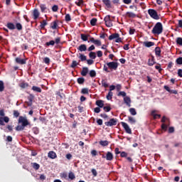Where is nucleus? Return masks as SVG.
Masks as SVG:
<instances>
[{
  "label": "nucleus",
  "instance_id": "50",
  "mask_svg": "<svg viewBox=\"0 0 182 182\" xmlns=\"http://www.w3.org/2000/svg\"><path fill=\"white\" fill-rule=\"evenodd\" d=\"M176 43H177V45H180V46H182V38L181 37H178L176 38Z\"/></svg>",
  "mask_w": 182,
  "mask_h": 182
},
{
  "label": "nucleus",
  "instance_id": "17",
  "mask_svg": "<svg viewBox=\"0 0 182 182\" xmlns=\"http://www.w3.org/2000/svg\"><path fill=\"white\" fill-rule=\"evenodd\" d=\"M102 2L109 9L112 8V1L110 0H102Z\"/></svg>",
  "mask_w": 182,
  "mask_h": 182
},
{
  "label": "nucleus",
  "instance_id": "29",
  "mask_svg": "<svg viewBox=\"0 0 182 182\" xmlns=\"http://www.w3.org/2000/svg\"><path fill=\"white\" fill-rule=\"evenodd\" d=\"M51 29H57L58 28V21H55L50 23Z\"/></svg>",
  "mask_w": 182,
  "mask_h": 182
},
{
  "label": "nucleus",
  "instance_id": "45",
  "mask_svg": "<svg viewBox=\"0 0 182 182\" xmlns=\"http://www.w3.org/2000/svg\"><path fill=\"white\" fill-rule=\"evenodd\" d=\"M81 93L82 95H89V89L88 88H82L81 90Z\"/></svg>",
  "mask_w": 182,
  "mask_h": 182
},
{
  "label": "nucleus",
  "instance_id": "24",
  "mask_svg": "<svg viewBox=\"0 0 182 182\" xmlns=\"http://www.w3.org/2000/svg\"><path fill=\"white\" fill-rule=\"evenodd\" d=\"M40 9L43 14L48 11V7H46V4H41Z\"/></svg>",
  "mask_w": 182,
  "mask_h": 182
},
{
  "label": "nucleus",
  "instance_id": "51",
  "mask_svg": "<svg viewBox=\"0 0 182 182\" xmlns=\"http://www.w3.org/2000/svg\"><path fill=\"white\" fill-rule=\"evenodd\" d=\"M168 126H170V124H161V129L162 130H164V132H167V127H168Z\"/></svg>",
  "mask_w": 182,
  "mask_h": 182
},
{
  "label": "nucleus",
  "instance_id": "19",
  "mask_svg": "<svg viewBox=\"0 0 182 182\" xmlns=\"http://www.w3.org/2000/svg\"><path fill=\"white\" fill-rule=\"evenodd\" d=\"M106 160H107L108 161H112V160H113V154H112V152H107Z\"/></svg>",
  "mask_w": 182,
  "mask_h": 182
},
{
  "label": "nucleus",
  "instance_id": "18",
  "mask_svg": "<svg viewBox=\"0 0 182 182\" xmlns=\"http://www.w3.org/2000/svg\"><path fill=\"white\" fill-rule=\"evenodd\" d=\"M119 36H120V34L117 33H112L109 36L108 39L109 41H113V39H116L117 38H119Z\"/></svg>",
  "mask_w": 182,
  "mask_h": 182
},
{
  "label": "nucleus",
  "instance_id": "59",
  "mask_svg": "<svg viewBox=\"0 0 182 182\" xmlns=\"http://www.w3.org/2000/svg\"><path fill=\"white\" fill-rule=\"evenodd\" d=\"M13 113H14V117H19L20 113L18 110H14Z\"/></svg>",
  "mask_w": 182,
  "mask_h": 182
},
{
  "label": "nucleus",
  "instance_id": "42",
  "mask_svg": "<svg viewBox=\"0 0 182 182\" xmlns=\"http://www.w3.org/2000/svg\"><path fill=\"white\" fill-rule=\"evenodd\" d=\"M5 90V85H4V81L0 80V92H4Z\"/></svg>",
  "mask_w": 182,
  "mask_h": 182
},
{
  "label": "nucleus",
  "instance_id": "20",
  "mask_svg": "<svg viewBox=\"0 0 182 182\" xmlns=\"http://www.w3.org/2000/svg\"><path fill=\"white\" fill-rule=\"evenodd\" d=\"M48 156L50 159H56L57 157L56 153L53 151H49Z\"/></svg>",
  "mask_w": 182,
  "mask_h": 182
},
{
  "label": "nucleus",
  "instance_id": "8",
  "mask_svg": "<svg viewBox=\"0 0 182 182\" xmlns=\"http://www.w3.org/2000/svg\"><path fill=\"white\" fill-rule=\"evenodd\" d=\"M121 124L122 127H124L126 133H127L128 134H132V129H130V127H129V124H127V123L122 122H121Z\"/></svg>",
  "mask_w": 182,
  "mask_h": 182
},
{
  "label": "nucleus",
  "instance_id": "39",
  "mask_svg": "<svg viewBox=\"0 0 182 182\" xmlns=\"http://www.w3.org/2000/svg\"><path fill=\"white\" fill-rule=\"evenodd\" d=\"M77 82L79 85H83V83H85V78L79 77V78H77Z\"/></svg>",
  "mask_w": 182,
  "mask_h": 182
},
{
  "label": "nucleus",
  "instance_id": "41",
  "mask_svg": "<svg viewBox=\"0 0 182 182\" xmlns=\"http://www.w3.org/2000/svg\"><path fill=\"white\" fill-rule=\"evenodd\" d=\"M103 110L106 112H110V110H112V107H110V105H109L108 106L103 107Z\"/></svg>",
  "mask_w": 182,
  "mask_h": 182
},
{
  "label": "nucleus",
  "instance_id": "49",
  "mask_svg": "<svg viewBox=\"0 0 182 182\" xmlns=\"http://www.w3.org/2000/svg\"><path fill=\"white\" fill-rule=\"evenodd\" d=\"M129 122L131 123V124H134V123H136V119H134V118H133V117H129Z\"/></svg>",
  "mask_w": 182,
  "mask_h": 182
},
{
  "label": "nucleus",
  "instance_id": "1",
  "mask_svg": "<svg viewBox=\"0 0 182 182\" xmlns=\"http://www.w3.org/2000/svg\"><path fill=\"white\" fill-rule=\"evenodd\" d=\"M6 27L10 31H14V29H17V31H18V32H21V31H22V29H23V26H22V24L21 23H16V24H14L12 22H9L6 24Z\"/></svg>",
  "mask_w": 182,
  "mask_h": 182
},
{
  "label": "nucleus",
  "instance_id": "16",
  "mask_svg": "<svg viewBox=\"0 0 182 182\" xmlns=\"http://www.w3.org/2000/svg\"><path fill=\"white\" fill-rule=\"evenodd\" d=\"M77 50L80 52H86L87 50V46L85 44H81L78 48Z\"/></svg>",
  "mask_w": 182,
  "mask_h": 182
},
{
  "label": "nucleus",
  "instance_id": "47",
  "mask_svg": "<svg viewBox=\"0 0 182 182\" xmlns=\"http://www.w3.org/2000/svg\"><path fill=\"white\" fill-rule=\"evenodd\" d=\"M109 59H111V60H115V62H117L118 59L116 58L113 54L109 55Z\"/></svg>",
  "mask_w": 182,
  "mask_h": 182
},
{
  "label": "nucleus",
  "instance_id": "27",
  "mask_svg": "<svg viewBox=\"0 0 182 182\" xmlns=\"http://www.w3.org/2000/svg\"><path fill=\"white\" fill-rule=\"evenodd\" d=\"M80 36H81L82 41H83L84 42H86L87 41L88 38H90V35H89V34L86 35V34L81 33Z\"/></svg>",
  "mask_w": 182,
  "mask_h": 182
},
{
  "label": "nucleus",
  "instance_id": "37",
  "mask_svg": "<svg viewBox=\"0 0 182 182\" xmlns=\"http://www.w3.org/2000/svg\"><path fill=\"white\" fill-rule=\"evenodd\" d=\"M25 129V127L23 126V125H18L16 127V130L17 132H22V130H24Z\"/></svg>",
  "mask_w": 182,
  "mask_h": 182
},
{
  "label": "nucleus",
  "instance_id": "32",
  "mask_svg": "<svg viewBox=\"0 0 182 182\" xmlns=\"http://www.w3.org/2000/svg\"><path fill=\"white\" fill-rule=\"evenodd\" d=\"M48 25V22L46 20H43L42 22H41L40 27L41 29H45V26Z\"/></svg>",
  "mask_w": 182,
  "mask_h": 182
},
{
  "label": "nucleus",
  "instance_id": "7",
  "mask_svg": "<svg viewBox=\"0 0 182 182\" xmlns=\"http://www.w3.org/2000/svg\"><path fill=\"white\" fill-rule=\"evenodd\" d=\"M104 21L105 22V26H107V28H112V26H113V22H112L110 16L108 15L105 16Z\"/></svg>",
  "mask_w": 182,
  "mask_h": 182
},
{
  "label": "nucleus",
  "instance_id": "30",
  "mask_svg": "<svg viewBox=\"0 0 182 182\" xmlns=\"http://www.w3.org/2000/svg\"><path fill=\"white\" fill-rule=\"evenodd\" d=\"M60 177H61V178H65V180H68V173L66 172L61 173L60 174Z\"/></svg>",
  "mask_w": 182,
  "mask_h": 182
},
{
  "label": "nucleus",
  "instance_id": "12",
  "mask_svg": "<svg viewBox=\"0 0 182 182\" xmlns=\"http://www.w3.org/2000/svg\"><path fill=\"white\" fill-rule=\"evenodd\" d=\"M124 102L127 105V106H128V107H130L132 106V100L129 98V97H124Z\"/></svg>",
  "mask_w": 182,
  "mask_h": 182
},
{
  "label": "nucleus",
  "instance_id": "61",
  "mask_svg": "<svg viewBox=\"0 0 182 182\" xmlns=\"http://www.w3.org/2000/svg\"><path fill=\"white\" fill-rule=\"evenodd\" d=\"M102 85L103 87H109V84L105 80L102 81Z\"/></svg>",
  "mask_w": 182,
  "mask_h": 182
},
{
  "label": "nucleus",
  "instance_id": "46",
  "mask_svg": "<svg viewBox=\"0 0 182 182\" xmlns=\"http://www.w3.org/2000/svg\"><path fill=\"white\" fill-rule=\"evenodd\" d=\"M33 102V98L28 97V102H26L27 106H32Z\"/></svg>",
  "mask_w": 182,
  "mask_h": 182
},
{
  "label": "nucleus",
  "instance_id": "43",
  "mask_svg": "<svg viewBox=\"0 0 182 182\" xmlns=\"http://www.w3.org/2000/svg\"><path fill=\"white\" fill-rule=\"evenodd\" d=\"M46 46H55V41L51 40L49 42L46 43Z\"/></svg>",
  "mask_w": 182,
  "mask_h": 182
},
{
  "label": "nucleus",
  "instance_id": "64",
  "mask_svg": "<svg viewBox=\"0 0 182 182\" xmlns=\"http://www.w3.org/2000/svg\"><path fill=\"white\" fill-rule=\"evenodd\" d=\"M178 76L179 77H182V69H178Z\"/></svg>",
  "mask_w": 182,
  "mask_h": 182
},
{
  "label": "nucleus",
  "instance_id": "9",
  "mask_svg": "<svg viewBox=\"0 0 182 182\" xmlns=\"http://www.w3.org/2000/svg\"><path fill=\"white\" fill-rule=\"evenodd\" d=\"M26 60L28 58L22 59L19 57L16 58L15 62L18 63V65H26Z\"/></svg>",
  "mask_w": 182,
  "mask_h": 182
},
{
  "label": "nucleus",
  "instance_id": "13",
  "mask_svg": "<svg viewBox=\"0 0 182 182\" xmlns=\"http://www.w3.org/2000/svg\"><path fill=\"white\" fill-rule=\"evenodd\" d=\"M155 43L152 41H144L143 43V46L146 48H151V46H154Z\"/></svg>",
  "mask_w": 182,
  "mask_h": 182
},
{
  "label": "nucleus",
  "instance_id": "54",
  "mask_svg": "<svg viewBox=\"0 0 182 182\" xmlns=\"http://www.w3.org/2000/svg\"><path fill=\"white\" fill-rule=\"evenodd\" d=\"M177 65H182V57H179L176 60Z\"/></svg>",
  "mask_w": 182,
  "mask_h": 182
},
{
  "label": "nucleus",
  "instance_id": "34",
  "mask_svg": "<svg viewBox=\"0 0 182 182\" xmlns=\"http://www.w3.org/2000/svg\"><path fill=\"white\" fill-rule=\"evenodd\" d=\"M79 55H80L79 59H80L81 62H85V60H87L86 55H83L82 53H80Z\"/></svg>",
  "mask_w": 182,
  "mask_h": 182
},
{
  "label": "nucleus",
  "instance_id": "4",
  "mask_svg": "<svg viewBox=\"0 0 182 182\" xmlns=\"http://www.w3.org/2000/svg\"><path fill=\"white\" fill-rule=\"evenodd\" d=\"M107 66H108L109 69H111V70H117L119 63L114 61L109 62L107 63Z\"/></svg>",
  "mask_w": 182,
  "mask_h": 182
},
{
  "label": "nucleus",
  "instance_id": "58",
  "mask_svg": "<svg viewBox=\"0 0 182 182\" xmlns=\"http://www.w3.org/2000/svg\"><path fill=\"white\" fill-rule=\"evenodd\" d=\"M126 92L124 91H120L119 93H118V96H122V97H126Z\"/></svg>",
  "mask_w": 182,
  "mask_h": 182
},
{
  "label": "nucleus",
  "instance_id": "53",
  "mask_svg": "<svg viewBox=\"0 0 182 182\" xmlns=\"http://www.w3.org/2000/svg\"><path fill=\"white\" fill-rule=\"evenodd\" d=\"M155 69H156V70H159V73H161V71L163 70V68H161V65L160 64L156 65Z\"/></svg>",
  "mask_w": 182,
  "mask_h": 182
},
{
  "label": "nucleus",
  "instance_id": "36",
  "mask_svg": "<svg viewBox=\"0 0 182 182\" xmlns=\"http://www.w3.org/2000/svg\"><path fill=\"white\" fill-rule=\"evenodd\" d=\"M100 146H102L103 147H106V146H109V141H100Z\"/></svg>",
  "mask_w": 182,
  "mask_h": 182
},
{
  "label": "nucleus",
  "instance_id": "6",
  "mask_svg": "<svg viewBox=\"0 0 182 182\" xmlns=\"http://www.w3.org/2000/svg\"><path fill=\"white\" fill-rule=\"evenodd\" d=\"M18 123H21L22 126H23L24 127H26V126H29V124H31V123H29V121H28L26 117L22 116L19 117Z\"/></svg>",
  "mask_w": 182,
  "mask_h": 182
},
{
  "label": "nucleus",
  "instance_id": "26",
  "mask_svg": "<svg viewBox=\"0 0 182 182\" xmlns=\"http://www.w3.org/2000/svg\"><path fill=\"white\" fill-rule=\"evenodd\" d=\"M151 116H153L154 119H160V117H161V114H156V110H153L151 111Z\"/></svg>",
  "mask_w": 182,
  "mask_h": 182
},
{
  "label": "nucleus",
  "instance_id": "63",
  "mask_svg": "<svg viewBox=\"0 0 182 182\" xmlns=\"http://www.w3.org/2000/svg\"><path fill=\"white\" fill-rule=\"evenodd\" d=\"M120 156H121V157H127V153H126V151H122V152H121V154H120Z\"/></svg>",
  "mask_w": 182,
  "mask_h": 182
},
{
  "label": "nucleus",
  "instance_id": "31",
  "mask_svg": "<svg viewBox=\"0 0 182 182\" xmlns=\"http://www.w3.org/2000/svg\"><path fill=\"white\" fill-rule=\"evenodd\" d=\"M97 23V18H93L90 21V25L92 26H96V23Z\"/></svg>",
  "mask_w": 182,
  "mask_h": 182
},
{
  "label": "nucleus",
  "instance_id": "57",
  "mask_svg": "<svg viewBox=\"0 0 182 182\" xmlns=\"http://www.w3.org/2000/svg\"><path fill=\"white\" fill-rule=\"evenodd\" d=\"M94 45H96L97 46H102V41H100V40H95Z\"/></svg>",
  "mask_w": 182,
  "mask_h": 182
},
{
  "label": "nucleus",
  "instance_id": "40",
  "mask_svg": "<svg viewBox=\"0 0 182 182\" xmlns=\"http://www.w3.org/2000/svg\"><path fill=\"white\" fill-rule=\"evenodd\" d=\"M129 112L132 116H136L137 114V112H136V109L134 108H130L129 109Z\"/></svg>",
  "mask_w": 182,
  "mask_h": 182
},
{
  "label": "nucleus",
  "instance_id": "23",
  "mask_svg": "<svg viewBox=\"0 0 182 182\" xmlns=\"http://www.w3.org/2000/svg\"><path fill=\"white\" fill-rule=\"evenodd\" d=\"M89 73V68L87 67L82 68V70L81 71L82 76H86L87 73Z\"/></svg>",
  "mask_w": 182,
  "mask_h": 182
},
{
  "label": "nucleus",
  "instance_id": "3",
  "mask_svg": "<svg viewBox=\"0 0 182 182\" xmlns=\"http://www.w3.org/2000/svg\"><path fill=\"white\" fill-rule=\"evenodd\" d=\"M148 14L152 18V19H155L156 21H159L160 19V16H159V14L157 13V11L153 9H149L148 10Z\"/></svg>",
  "mask_w": 182,
  "mask_h": 182
},
{
  "label": "nucleus",
  "instance_id": "52",
  "mask_svg": "<svg viewBox=\"0 0 182 182\" xmlns=\"http://www.w3.org/2000/svg\"><path fill=\"white\" fill-rule=\"evenodd\" d=\"M155 63L156 61H153L150 58L148 60V66H153L154 65H155Z\"/></svg>",
  "mask_w": 182,
  "mask_h": 182
},
{
  "label": "nucleus",
  "instance_id": "35",
  "mask_svg": "<svg viewBox=\"0 0 182 182\" xmlns=\"http://www.w3.org/2000/svg\"><path fill=\"white\" fill-rule=\"evenodd\" d=\"M68 178H70V180H75L76 176H75V173L73 172L70 171L68 174Z\"/></svg>",
  "mask_w": 182,
  "mask_h": 182
},
{
  "label": "nucleus",
  "instance_id": "14",
  "mask_svg": "<svg viewBox=\"0 0 182 182\" xmlns=\"http://www.w3.org/2000/svg\"><path fill=\"white\" fill-rule=\"evenodd\" d=\"M39 15H41V14L39 13V11L38 9H35L33 11V19L35 21H36V19H38V18H39Z\"/></svg>",
  "mask_w": 182,
  "mask_h": 182
},
{
  "label": "nucleus",
  "instance_id": "44",
  "mask_svg": "<svg viewBox=\"0 0 182 182\" xmlns=\"http://www.w3.org/2000/svg\"><path fill=\"white\" fill-rule=\"evenodd\" d=\"M65 19L66 22H70L72 21V18L70 17V14H65Z\"/></svg>",
  "mask_w": 182,
  "mask_h": 182
},
{
  "label": "nucleus",
  "instance_id": "56",
  "mask_svg": "<svg viewBox=\"0 0 182 182\" xmlns=\"http://www.w3.org/2000/svg\"><path fill=\"white\" fill-rule=\"evenodd\" d=\"M44 63H46V65H49V63H50V59L48 57H46L43 60Z\"/></svg>",
  "mask_w": 182,
  "mask_h": 182
},
{
  "label": "nucleus",
  "instance_id": "15",
  "mask_svg": "<svg viewBox=\"0 0 182 182\" xmlns=\"http://www.w3.org/2000/svg\"><path fill=\"white\" fill-rule=\"evenodd\" d=\"M95 105L100 108H103L105 107V101L102 100H98L96 101Z\"/></svg>",
  "mask_w": 182,
  "mask_h": 182
},
{
  "label": "nucleus",
  "instance_id": "55",
  "mask_svg": "<svg viewBox=\"0 0 182 182\" xmlns=\"http://www.w3.org/2000/svg\"><path fill=\"white\" fill-rule=\"evenodd\" d=\"M77 65H79V63H77V62H76V60H73L70 68L74 69V68H75Z\"/></svg>",
  "mask_w": 182,
  "mask_h": 182
},
{
  "label": "nucleus",
  "instance_id": "38",
  "mask_svg": "<svg viewBox=\"0 0 182 182\" xmlns=\"http://www.w3.org/2000/svg\"><path fill=\"white\" fill-rule=\"evenodd\" d=\"M90 77H96V71L95 70H91L89 73Z\"/></svg>",
  "mask_w": 182,
  "mask_h": 182
},
{
  "label": "nucleus",
  "instance_id": "2",
  "mask_svg": "<svg viewBox=\"0 0 182 182\" xmlns=\"http://www.w3.org/2000/svg\"><path fill=\"white\" fill-rule=\"evenodd\" d=\"M151 33H153V35H161V33H163V24L160 22H157L154 26Z\"/></svg>",
  "mask_w": 182,
  "mask_h": 182
},
{
  "label": "nucleus",
  "instance_id": "11",
  "mask_svg": "<svg viewBox=\"0 0 182 182\" xmlns=\"http://www.w3.org/2000/svg\"><path fill=\"white\" fill-rule=\"evenodd\" d=\"M125 16H127V18H132L133 19L134 18H137V14L132 11H127L125 14Z\"/></svg>",
  "mask_w": 182,
  "mask_h": 182
},
{
  "label": "nucleus",
  "instance_id": "5",
  "mask_svg": "<svg viewBox=\"0 0 182 182\" xmlns=\"http://www.w3.org/2000/svg\"><path fill=\"white\" fill-rule=\"evenodd\" d=\"M118 119H110L108 122H105V126H107V127H112L113 126H116L117 124Z\"/></svg>",
  "mask_w": 182,
  "mask_h": 182
},
{
  "label": "nucleus",
  "instance_id": "48",
  "mask_svg": "<svg viewBox=\"0 0 182 182\" xmlns=\"http://www.w3.org/2000/svg\"><path fill=\"white\" fill-rule=\"evenodd\" d=\"M112 96H113V92L112 91H109V92L107 95V100H112Z\"/></svg>",
  "mask_w": 182,
  "mask_h": 182
},
{
  "label": "nucleus",
  "instance_id": "33",
  "mask_svg": "<svg viewBox=\"0 0 182 182\" xmlns=\"http://www.w3.org/2000/svg\"><path fill=\"white\" fill-rule=\"evenodd\" d=\"M89 58H90V59H96V53L93 51L90 52Z\"/></svg>",
  "mask_w": 182,
  "mask_h": 182
},
{
  "label": "nucleus",
  "instance_id": "10",
  "mask_svg": "<svg viewBox=\"0 0 182 182\" xmlns=\"http://www.w3.org/2000/svg\"><path fill=\"white\" fill-rule=\"evenodd\" d=\"M9 123V117H0V126H5V123Z\"/></svg>",
  "mask_w": 182,
  "mask_h": 182
},
{
  "label": "nucleus",
  "instance_id": "28",
  "mask_svg": "<svg viewBox=\"0 0 182 182\" xmlns=\"http://www.w3.org/2000/svg\"><path fill=\"white\" fill-rule=\"evenodd\" d=\"M31 90H33V92H37V93H42V89L39 87L33 86Z\"/></svg>",
  "mask_w": 182,
  "mask_h": 182
},
{
  "label": "nucleus",
  "instance_id": "22",
  "mask_svg": "<svg viewBox=\"0 0 182 182\" xmlns=\"http://www.w3.org/2000/svg\"><path fill=\"white\" fill-rule=\"evenodd\" d=\"M19 87L21 89H26V87H29V83L28 82H22L19 84Z\"/></svg>",
  "mask_w": 182,
  "mask_h": 182
},
{
  "label": "nucleus",
  "instance_id": "21",
  "mask_svg": "<svg viewBox=\"0 0 182 182\" xmlns=\"http://www.w3.org/2000/svg\"><path fill=\"white\" fill-rule=\"evenodd\" d=\"M155 55L156 56H158V58H160L161 56V49L160 47H156L155 48Z\"/></svg>",
  "mask_w": 182,
  "mask_h": 182
},
{
  "label": "nucleus",
  "instance_id": "60",
  "mask_svg": "<svg viewBox=\"0 0 182 182\" xmlns=\"http://www.w3.org/2000/svg\"><path fill=\"white\" fill-rule=\"evenodd\" d=\"M58 9H59V7L58 6V5H54L52 7L53 12H58Z\"/></svg>",
  "mask_w": 182,
  "mask_h": 182
},
{
  "label": "nucleus",
  "instance_id": "62",
  "mask_svg": "<svg viewBox=\"0 0 182 182\" xmlns=\"http://www.w3.org/2000/svg\"><path fill=\"white\" fill-rule=\"evenodd\" d=\"M95 47L94 45H92L91 46H90L88 48H87V50L88 52H92V50H95Z\"/></svg>",
  "mask_w": 182,
  "mask_h": 182
},
{
  "label": "nucleus",
  "instance_id": "25",
  "mask_svg": "<svg viewBox=\"0 0 182 182\" xmlns=\"http://www.w3.org/2000/svg\"><path fill=\"white\" fill-rule=\"evenodd\" d=\"M31 166L34 170H39L41 168V165L36 162H32Z\"/></svg>",
  "mask_w": 182,
  "mask_h": 182
}]
</instances>
